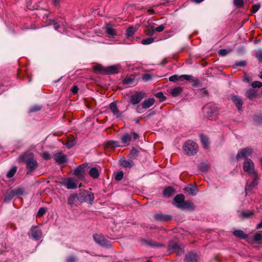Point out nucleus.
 <instances>
[{
	"label": "nucleus",
	"instance_id": "nucleus-29",
	"mask_svg": "<svg viewBox=\"0 0 262 262\" xmlns=\"http://www.w3.org/2000/svg\"><path fill=\"white\" fill-rule=\"evenodd\" d=\"M15 194L16 193L13 190L7 192L4 198V201L6 202H9L12 199Z\"/></svg>",
	"mask_w": 262,
	"mask_h": 262
},
{
	"label": "nucleus",
	"instance_id": "nucleus-19",
	"mask_svg": "<svg viewBox=\"0 0 262 262\" xmlns=\"http://www.w3.org/2000/svg\"><path fill=\"white\" fill-rule=\"evenodd\" d=\"M194 205L190 201H185L181 209L192 211L194 209Z\"/></svg>",
	"mask_w": 262,
	"mask_h": 262
},
{
	"label": "nucleus",
	"instance_id": "nucleus-20",
	"mask_svg": "<svg viewBox=\"0 0 262 262\" xmlns=\"http://www.w3.org/2000/svg\"><path fill=\"white\" fill-rule=\"evenodd\" d=\"M169 249L174 251H177L178 255H181L184 253L183 249L181 248L177 244H170L169 246Z\"/></svg>",
	"mask_w": 262,
	"mask_h": 262
},
{
	"label": "nucleus",
	"instance_id": "nucleus-53",
	"mask_svg": "<svg viewBox=\"0 0 262 262\" xmlns=\"http://www.w3.org/2000/svg\"><path fill=\"white\" fill-rule=\"evenodd\" d=\"M46 212V210L45 208L42 207L40 208L38 210V213H37V216L40 217L42 215H43Z\"/></svg>",
	"mask_w": 262,
	"mask_h": 262
},
{
	"label": "nucleus",
	"instance_id": "nucleus-35",
	"mask_svg": "<svg viewBox=\"0 0 262 262\" xmlns=\"http://www.w3.org/2000/svg\"><path fill=\"white\" fill-rule=\"evenodd\" d=\"M136 31V28L133 27H130L127 29L126 34L127 37H132L134 35Z\"/></svg>",
	"mask_w": 262,
	"mask_h": 262
},
{
	"label": "nucleus",
	"instance_id": "nucleus-30",
	"mask_svg": "<svg viewBox=\"0 0 262 262\" xmlns=\"http://www.w3.org/2000/svg\"><path fill=\"white\" fill-rule=\"evenodd\" d=\"M131 135L129 134H124L121 138V142L122 143L126 144L129 143L131 140Z\"/></svg>",
	"mask_w": 262,
	"mask_h": 262
},
{
	"label": "nucleus",
	"instance_id": "nucleus-54",
	"mask_svg": "<svg viewBox=\"0 0 262 262\" xmlns=\"http://www.w3.org/2000/svg\"><path fill=\"white\" fill-rule=\"evenodd\" d=\"M260 5L259 4H255L252 6V13H256L260 8Z\"/></svg>",
	"mask_w": 262,
	"mask_h": 262
},
{
	"label": "nucleus",
	"instance_id": "nucleus-9",
	"mask_svg": "<svg viewBox=\"0 0 262 262\" xmlns=\"http://www.w3.org/2000/svg\"><path fill=\"white\" fill-rule=\"evenodd\" d=\"M30 234L35 240H39L42 236V231L38 226H33L30 230Z\"/></svg>",
	"mask_w": 262,
	"mask_h": 262
},
{
	"label": "nucleus",
	"instance_id": "nucleus-34",
	"mask_svg": "<svg viewBox=\"0 0 262 262\" xmlns=\"http://www.w3.org/2000/svg\"><path fill=\"white\" fill-rule=\"evenodd\" d=\"M146 35L149 36H152L155 33V28L151 26H148L145 30Z\"/></svg>",
	"mask_w": 262,
	"mask_h": 262
},
{
	"label": "nucleus",
	"instance_id": "nucleus-39",
	"mask_svg": "<svg viewBox=\"0 0 262 262\" xmlns=\"http://www.w3.org/2000/svg\"><path fill=\"white\" fill-rule=\"evenodd\" d=\"M107 146L108 148H114L119 146V145L117 141H110L107 142Z\"/></svg>",
	"mask_w": 262,
	"mask_h": 262
},
{
	"label": "nucleus",
	"instance_id": "nucleus-62",
	"mask_svg": "<svg viewBox=\"0 0 262 262\" xmlns=\"http://www.w3.org/2000/svg\"><path fill=\"white\" fill-rule=\"evenodd\" d=\"M42 158L45 159V160H48L50 159V154L47 152H44L43 154H42Z\"/></svg>",
	"mask_w": 262,
	"mask_h": 262
},
{
	"label": "nucleus",
	"instance_id": "nucleus-63",
	"mask_svg": "<svg viewBox=\"0 0 262 262\" xmlns=\"http://www.w3.org/2000/svg\"><path fill=\"white\" fill-rule=\"evenodd\" d=\"M78 91V88L76 85H74L71 88V91L73 94H76Z\"/></svg>",
	"mask_w": 262,
	"mask_h": 262
},
{
	"label": "nucleus",
	"instance_id": "nucleus-17",
	"mask_svg": "<svg viewBox=\"0 0 262 262\" xmlns=\"http://www.w3.org/2000/svg\"><path fill=\"white\" fill-rule=\"evenodd\" d=\"M105 28L106 33L110 36L114 37L117 35L116 30L113 28V26L109 24H106L105 25Z\"/></svg>",
	"mask_w": 262,
	"mask_h": 262
},
{
	"label": "nucleus",
	"instance_id": "nucleus-26",
	"mask_svg": "<svg viewBox=\"0 0 262 262\" xmlns=\"http://www.w3.org/2000/svg\"><path fill=\"white\" fill-rule=\"evenodd\" d=\"M245 95L249 99H253L257 97V93L253 89H249L247 91Z\"/></svg>",
	"mask_w": 262,
	"mask_h": 262
},
{
	"label": "nucleus",
	"instance_id": "nucleus-51",
	"mask_svg": "<svg viewBox=\"0 0 262 262\" xmlns=\"http://www.w3.org/2000/svg\"><path fill=\"white\" fill-rule=\"evenodd\" d=\"M105 68L103 67L101 65H97L94 67V69L96 71H98L102 74H104V70Z\"/></svg>",
	"mask_w": 262,
	"mask_h": 262
},
{
	"label": "nucleus",
	"instance_id": "nucleus-44",
	"mask_svg": "<svg viewBox=\"0 0 262 262\" xmlns=\"http://www.w3.org/2000/svg\"><path fill=\"white\" fill-rule=\"evenodd\" d=\"M253 88H261L262 87V83L259 81H255L251 84Z\"/></svg>",
	"mask_w": 262,
	"mask_h": 262
},
{
	"label": "nucleus",
	"instance_id": "nucleus-21",
	"mask_svg": "<svg viewBox=\"0 0 262 262\" xmlns=\"http://www.w3.org/2000/svg\"><path fill=\"white\" fill-rule=\"evenodd\" d=\"M120 164L125 168H131L133 165L134 162L132 160H127L125 158H122L119 161Z\"/></svg>",
	"mask_w": 262,
	"mask_h": 262
},
{
	"label": "nucleus",
	"instance_id": "nucleus-57",
	"mask_svg": "<svg viewBox=\"0 0 262 262\" xmlns=\"http://www.w3.org/2000/svg\"><path fill=\"white\" fill-rule=\"evenodd\" d=\"M146 244H147V245H148L150 246H151V247H158V246H161V244H157L155 242H152V241H147Z\"/></svg>",
	"mask_w": 262,
	"mask_h": 262
},
{
	"label": "nucleus",
	"instance_id": "nucleus-37",
	"mask_svg": "<svg viewBox=\"0 0 262 262\" xmlns=\"http://www.w3.org/2000/svg\"><path fill=\"white\" fill-rule=\"evenodd\" d=\"M181 75L179 76L178 75H172L169 78V80L171 82H176L178 80H182Z\"/></svg>",
	"mask_w": 262,
	"mask_h": 262
},
{
	"label": "nucleus",
	"instance_id": "nucleus-24",
	"mask_svg": "<svg viewBox=\"0 0 262 262\" xmlns=\"http://www.w3.org/2000/svg\"><path fill=\"white\" fill-rule=\"evenodd\" d=\"M200 138L203 147L205 149L208 148L210 145L208 138L204 135H201Z\"/></svg>",
	"mask_w": 262,
	"mask_h": 262
},
{
	"label": "nucleus",
	"instance_id": "nucleus-33",
	"mask_svg": "<svg viewBox=\"0 0 262 262\" xmlns=\"http://www.w3.org/2000/svg\"><path fill=\"white\" fill-rule=\"evenodd\" d=\"M233 234L236 237H238L243 239H245L247 237V235L242 230H235L233 232Z\"/></svg>",
	"mask_w": 262,
	"mask_h": 262
},
{
	"label": "nucleus",
	"instance_id": "nucleus-46",
	"mask_svg": "<svg viewBox=\"0 0 262 262\" xmlns=\"http://www.w3.org/2000/svg\"><path fill=\"white\" fill-rule=\"evenodd\" d=\"M134 80V78L132 77H126L123 80V83L125 84H130L132 83Z\"/></svg>",
	"mask_w": 262,
	"mask_h": 262
},
{
	"label": "nucleus",
	"instance_id": "nucleus-10",
	"mask_svg": "<svg viewBox=\"0 0 262 262\" xmlns=\"http://www.w3.org/2000/svg\"><path fill=\"white\" fill-rule=\"evenodd\" d=\"M203 110L208 115H211L216 113L217 107L214 104L209 103L203 107Z\"/></svg>",
	"mask_w": 262,
	"mask_h": 262
},
{
	"label": "nucleus",
	"instance_id": "nucleus-2",
	"mask_svg": "<svg viewBox=\"0 0 262 262\" xmlns=\"http://www.w3.org/2000/svg\"><path fill=\"white\" fill-rule=\"evenodd\" d=\"M19 161L26 164L27 173L29 174L33 171L38 166V163L34 159L33 155L27 152L19 157Z\"/></svg>",
	"mask_w": 262,
	"mask_h": 262
},
{
	"label": "nucleus",
	"instance_id": "nucleus-22",
	"mask_svg": "<svg viewBox=\"0 0 262 262\" xmlns=\"http://www.w3.org/2000/svg\"><path fill=\"white\" fill-rule=\"evenodd\" d=\"M232 100L234 102V103L237 106L238 109L240 110L243 104L242 99L239 96H233L232 97Z\"/></svg>",
	"mask_w": 262,
	"mask_h": 262
},
{
	"label": "nucleus",
	"instance_id": "nucleus-23",
	"mask_svg": "<svg viewBox=\"0 0 262 262\" xmlns=\"http://www.w3.org/2000/svg\"><path fill=\"white\" fill-rule=\"evenodd\" d=\"M155 102L154 98H149L145 100L142 104V107L143 108H148L152 105Z\"/></svg>",
	"mask_w": 262,
	"mask_h": 262
},
{
	"label": "nucleus",
	"instance_id": "nucleus-25",
	"mask_svg": "<svg viewBox=\"0 0 262 262\" xmlns=\"http://www.w3.org/2000/svg\"><path fill=\"white\" fill-rule=\"evenodd\" d=\"M110 107L114 115H119L121 113L119 110V106L117 105V102L115 101L110 104Z\"/></svg>",
	"mask_w": 262,
	"mask_h": 262
},
{
	"label": "nucleus",
	"instance_id": "nucleus-28",
	"mask_svg": "<svg viewBox=\"0 0 262 262\" xmlns=\"http://www.w3.org/2000/svg\"><path fill=\"white\" fill-rule=\"evenodd\" d=\"M182 92V89L181 87H176L170 90V94L173 97H177L179 96Z\"/></svg>",
	"mask_w": 262,
	"mask_h": 262
},
{
	"label": "nucleus",
	"instance_id": "nucleus-48",
	"mask_svg": "<svg viewBox=\"0 0 262 262\" xmlns=\"http://www.w3.org/2000/svg\"><path fill=\"white\" fill-rule=\"evenodd\" d=\"M246 64H247V62H246V61H245V60H241V61H237L235 63L234 66L235 67H245L246 66Z\"/></svg>",
	"mask_w": 262,
	"mask_h": 262
},
{
	"label": "nucleus",
	"instance_id": "nucleus-47",
	"mask_svg": "<svg viewBox=\"0 0 262 262\" xmlns=\"http://www.w3.org/2000/svg\"><path fill=\"white\" fill-rule=\"evenodd\" d=\"M256 57L259 62L262 61V50H259L256 52Z\"/></svg>",
	"mask_w": 262,
	"mask_h": 262
},
{
	"label": "nucleus",
	"instance_id": "nucleus-12",
	"mask_svg": "<svg viewBox=\"0 0 262 262\" xmlns=\"http://www.w3.org/2000/svg\"><path fill=\"white\" fill-rule=\"evenodd\" d=\"M185 202V196L182 194L177 195L174 198V205L178 208H181Z\"/></svg>",
	"mask_w": 262,
	"mask_h": 262
},
{
	"label": "nucleus",
	"instance_id": "nucleus-61",
	"mask_svg": "<svg viewBox=\"0 0 262 262\" xmlns=\"http://www.w3.org/2000/svg\"><path fill=\"white\" fill-rule=\"evenodd\" d=\"M75 144V142L74 140L69 141L66 144L68 148H71Z\"/></svg>",
	"mask_w": 262,
	"mask_h": 262
},
{
	"label": "nucleus",
	"instance_id": "nucleus-45",
	"mask_svg": "<svg viewBox=\"0 0 262 262\" xmlns=\"http://www.w3.org/2000/svg\"><path fill=\"white\" fill-rule=\"evenodd\" d=\"M123 177V172L122 171H118L115 175V178L117 181H120Z\"/></svg>",
	"mask_w": 262,
	"mask_h": 262
},
{
	"label": "nucleus",
	"instance_id": "nucleus-1",
	"mask_svg": "<svg viewBox=\"0 0 262 262\" xmlns=\"http://www.w3.org/2000/svg\"><path fill=\"white\" fill-rule=\"evenodd\" d=\"M243 170L247 172L252 177L251 182H248L246 186V189L248 187L253 188L257 185V174L254 170V164L250 159H246L243 164Z\"/></svg>",
	"mask_w": 262,
	"mask_h": 262
},
{
	"label": "nucleus",
	"instance_id": "nucleus-64",
	"mask_svg": "<svg viewBox=\"0 0 262 262\" xmlns=\"http://www.w3.org/2000/svg\"><path fill=\"white\" fill-rule=\"evenodd\" d=\"M76 260V258L73 256H70L67 259V262H75Z\"/></svg>",
	"mask_w": 262,
	"mask_h": 262
},
{
	"label": "nucleus",
	"instance_id": "nucleus-8",
	"mask_svg": "<svg viewBox=\"0 0 262 262\" xmlns=\"http://www.w3.org/2000/svg\"><path fill=\"white\" fill-rule=\"evenodd\" d=\"M253 152L251 148L249 147L244 148L238 151L236 159L238 161L241 160L242 159H247V158L250 156Z\"/></svg>",
	"mask_w": 262,
	"mask_h": 262
},
{
	"label": "nucleus",
	"instance_id": "nucleus-13",
	"mask_svg": "<svg viewBox=\"0 0 262 262\" xmlns=\"http://www.w3.org/2000/svg\"><path fill=\"white\" fill-rule=\"evenodd\" d=\"M79 201V196L78 194H73L69 196L68 199V204L72 207L78 205Z\"/></svg>",
	"mask_w": 262,
	"mask_h": 262
},
{
	"label": "nucleus",
	"instance_id": "nucleus-7",
	"mask_svg": "<svg viewBox=\"0 0 262 262\" xmlns=\"http://www.w3.org/2000/svg\"><path fill=\"white\" fill-rule=\"evenodd\" d=\"M86 167L85 164H82L78 166L74 171L73 174L77 177L79 180H84L85 177L84 169Z\"/></svg>",
	"mask_w": 262,
	"mask_h": 262
},
{
	"label": "nucleus",
	"instance_id": "nucleus-3",
	"mask_svg": "<svg viewBox=\"0 0 262 262\" xmlns=\"http://www.w3.org/2000/svg\"><path fill=\"white\" fill-rule=\"evenodd\" d=\"M184 153L188 156L195 155L198 150V145L192 140H188L183 146Z\"/></svg>",
	"mask_w": 262,
	"mask_h": 262
},
{
	"label": "nucleus",
	"instance_id": "nucleus-60",
	"mask_svg": "<svg viewBox=\"0 0 262 262\" xmlns=\"http://www.w3.org/2000/svg\"><path fill=\"white\" fill-rule=\"evenodd\" d=\"M40 109V107L39 106H34L30 109L29 113H33L37 111Z\"/></svg>",
	"mask_w": 262,
	"mask_h": 262
},
{
	"label": "nucleus",
	"instance_id": "nucleus-36",
	"mask_svg": "<svg viewBox=\"0 0 262 262\" xmlns=\"http://www.w3.org/2000/svg\"><path fill=\"white\" fill-rule=\"evenodd\" d=\"M139 156V151L135 148H133L129 154V157L132 159H136Z\"/></svg>",
	"mask_w": 262,
	"mask_h": 262
},
{
	"label": "nucleus",
	"instance_id": "nucleus-50",
	"mask_svg": "<svg viewBox=\"0 0 262 262\" xmlns=\"http://www.w3.org/2000/svg\"><path fill=\"white\" fill-rule=\"evenodd\" d=\"M142 78L143 81H148L151 79L152 76L149 74H145L143 75Z\"/></svg>",
	"mask_w": 262,
	"mask_h": 262
},
{
	"label": "nucleus",
	"instance_id": "nucleus-31",
	"mask_svg": "<svg viewBox=\"0 0 262 262\" xmlns=\"http://www.w3.org/2000/svg\"><path fill=\"white\" fill-rule=\"evenodd\" d=\"M90 175L93 178H97L99 176L98 169L96 167L92 168L89 171Z\"/></svg>",
	"mask_w": 262,
	"mask_h": 262
},
{
	"label": "nucleus",
	"instance_id": "nucleus-5",
	"mask_svg": "<svg viewBox=\"0 0 262 262\" xmlns=\"http://www.w3.org/2000/svg\"><path fill=\"white\" fill-rule=\"evenodd\" d=\"M61 184L69 189H74L77 188V182L73 178H68L62 180Z\"/></svg>",
	"mask_w": 262,
	"mask_h": 262
},
{
	"label": "nucleus",
	"instance_id": "nucleus-58",
	"mask_svg": "<svg viewBox=\"0 0 262 262\" xmlns=\"http://www.w3.org/2000/svg\"><path fill=\"white\" fill-rule=\"evenodd\" d=\"M165 28V25H161L159 26V27H158L157 28H155V32L157 31L158 32H161L163 31Z\"/></svg>",
	"mask_w": 262,
	"mask_h": 262
},
{
	"label": "nucleus",
	"instance_id": "nucleus-16",
	"mask_svg": "<svg viewBox=\"0 0 262 262\" xmlns=\"http://www.w3.org/2000/svg\"><path fill=\"white\" fill-rule=\"evenodd\" d=\"M184 190L190 195H195L198 192L196 187L192 184L187 185L184 189Z\"/></svg>",
	"mask_w": 262,
	"mask_h": 262
},
{
	"label": "nucleus",
	"instance_id": "nucleus-41",
	"mask_svg": "<svg viewBox=\"0 0 262 262\" xmlns=\"http://www.w3.org/2000/svg\"><path fill=\"white\" fill-rule=\"evenodd\" d=\"M155 95L156 97L159 98L160 101L161 102L164 101L166 99V97L162 92L157 93Z\"/></svg>",
	"mask_w": 262,
	"mask_h": 262
},
{
	"label": "nucleus",
	"instance_id": "nucleus-27",
	"mask_svg": "<svg viewBox=\"0 0 262 262\" xmlns=\"http://www.w3.org/2000/svg\"><path fill=\"white\" fill-rule=\"evenodd\" d=\"M154 217L156 220L161 221H168L171 219L170 216L165 215L161 213L155 214Z\"/></svg>",
	"mask_w": 262,
	"mask_h": 262
},
{
	"label": "nucleus",
	"instance_id": "nucleus-52",
	"mask_svg": "<svg viewBox=\"0 0 262 262\" xmlns=\"http://www.w3.org/2000/svg\"><path fill=\"white\" fill-rule=\"evenodd\" d=\"M199 168L202 171H205L208 169V165L204 163H202L199 165Z\"/></svg>",
	"mask_w": 262,
	"mask_h": 262
},
{
	"label": "nucleus",
	"instance_id": "nucleus-38",
	"mask_svg": "<svg viewBox=\"0 0 262 262\" xmlns=\"http://www.w3.org/2000/svg\"><path fill=\"white\" fill-rule=\"evenodd\" d=\"M16 170H17L16 167L14 166V167H12L7 172V177L9 178H12L14 175L15 172H16Z\"/></svg>",
	"mask_w": 262,
	"mask_h": 262
},
{
	"label": "nucleus",
	"instance_id": "nucleus-4",
	"mask_svg": "<svg viewBox=\"0 0 262 262\" xmlns=\"http://www.w3.org/2000/svg\"><path fill=\"white\" fill-rule=\"evenodd\" d=\"M79 196V201L80 203L88 202L90 204H92L94 200V196L93 193L89 190H82L80 191L78 193Z\"/></svg>",
	"mask_w": 262,
	"mask_h": 262
},
{
	"label": "nucleus",
	"instance_id": "nucleus-11",
	"mask_svg": "<svg viewBox=\"0 0 262 262\" xmlns=\"http://www.w3.org/2000/svg\"><path fill=\"white\" fill-rule=\"evenodd\" d=\"M144 98V94L141 92H137L130 96V100L133 104H137Z\"/></svg>",
	"mask_w": 262,
	"mask_h": 262
},
{
	"label": "nucleus",
	"instance_id": "nucleus-32",
	"mask_svg": "<svg viewBox=\"0 0 262 262\" xmlns=\"http://www.w3.org/2000/svg\"><path fill=\"white\" fill-rule=\"evenodd\" d=\"M253 215V211L245 210L242 211L240 217L242 218H249Z\"/></svg>",
	"mask_w": 262,
	"mask_h": 262
},
{
	"label": "nucleus",
	"instance_id": "nucleus-42",
	"mask_svg": "<svg viewBox=\"0 0 262 262\" xmlns=\"http://www.w3.org/2000/svg\"><path fill=\"white\" fill-rule=\"evenodd\" d=\"M244 0H234V5L238 8H241L244 5Z\"/></svg>",
	"mask_w": 262,
	"mask_h": 262
},
{
	"label": "nucleus",
	"instance_id": "nucleus-6",
	"mask_svg": "<svg viewBox=\"0 0 262 262\" xmlns=\"http://www.w3.org/2000/svg\"><path fill=\"white\" fill-rule=\"evenodd\" d=\"M93 238L96 243L101 246L108 247L111 245L110 242L101 234H94Z\"/></svg>",
	"mask_w": 262,
	"mask_h": 262
},
{
	"label": "nucleus",
	"instance_id": "nucleus-15",
	"mask_svg": "<svg viewBox=\"0 0 262 262\" xmlns=\"http://www.w3.org/2000/svg\"><path fill=\"white\" fill-rule=\"evenodd\" d=\"M104 74H114L118 73V67L117 66H111L105 67L104 70Z\"/></svg>",
	"mask_w": 262,
	"mask_h": 262
},
{
	"label": "nucleus",
	"instance_id": "nucleus-18",
	"mask_svg": "<svg viewBox=\"0 0 262 262\" xmlns=\"http://www.w3.org/2000/svg\"><path fill=\"white\" fill-rule=\"evenodd\" d=\"M185 260L186 262H196L197 261V255L196 253L190 252L186 255Z\"/></svg>",
	"mask_w": 262,
	"mask_h": 262
},
{
	"label": "nucleus",
	"instance_id": "nucleus-43",
	"mask_svg": "<svg viewBox=\"0 0 262 262\" xmlns=\"http://www.w3.org/2000/svg\"><path fill=\"white\" fill-rule=\"evenodd\" d=\"M154 39L153 38H147L142 40V43L143 45H149L153 42Z\"/></svg>",
	"mask_w": 262,
	"mask_h": 262
},
{
	"label": "nucleus",
	"instance_id": "nucleus-14",
	"mask_svg": "<svg viewBox=\"0 0 262 262\" xmlns=\"http://www.w3.org/2000/svg\"><path fill=\"white\" fill-rule=\"evenodd\" d=\"M54 159L59 164H63L67 162V156L61 152H57L54 154Z\"/></svg>",
	"mask_w": 262,
	"mask_h": 262
},
{
	"label": "nucleus",
	"instance_id": "nucleus-59",
	"mask_svg": "<svg viewBox=\"0 0 262 262\" xmlns=\"http://www.w3.org/2000/svg\"><path fill=\"white\" fill-rule=\"evenodd\" d=\"M229 53V51H228L226 49H221L219 51V54L222 56H225Z\"/></svg>",
	"mask_w": 262,
	"mask_h": 262
},
{
	"label": "nucleus",
	"instance_id": "nucleus-40",
	"mask_svg": "<svg viewBox=\"0 0 262 262\" xmlns=\"http://www.w3.org/2000/svg\"><path fill=\"white\" fill-rule=\"evenodd\" d=\"M173 189L170 187H168L164 190V195L165 196H168L173 192Z\"/></svg>",
	"mask_w": 262,
	"mask_h": 262
},
{
	"label": "nucleus",
	"instance_id": "nucleus-49",
	"mask_svg": "<svg viewBox=\"0 0 262 262\" xmlns=\"http://www.w3.org/2000/svg\"><path fill=\"white\" fill-rule=\"evenodd\" d=\"M253 120L256 124H260L262 123V116H254Z\"/></svg>",
	"mask_w": 262,
	"mask_h": 262
},
{
	"label": "nucleus",
	"instance_id": "nucleus-56",
	"mask_svg": "<svg viewBox=\"0 0 262 262\" xmlns=\"http://www.w3.org/2000/svg\"><path fill=\"white\" fill-rule=\"evenodd\" d=\"M262 239V235L260 233H256L254 236L255 242H259Z\"/></svg>",
	"mask_w": 262,
	"mask_h": 262
},
{
	"label": "nucleus",
	"instance_id": "nucleus-55",
	"mask_svg": "<svg viewBox=\"0 0 262 262\" xmlns=\"http://www.w3.org/2000/svg\"><path fill=\"white\" fill-rule=\"evenodd\" d=\"M182 80H185L187 81L191 80L193 79V76L189 75H181Z\"/></svg>",
	"mask_w": 262,
	"mask_h": 262
}]
</instances>
